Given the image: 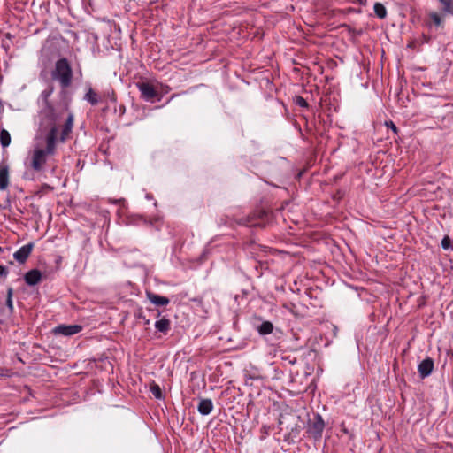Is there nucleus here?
Wrapping results in <instances>:
<instances>
[{
  "mask_svg": "<svg viewBox=\"0 0 453 453\" xmlns=\"http://www.w3.org/2000/svg\"><path fill=\"white\" fill-rule=\"evenodd\" d=\"M385 125L390 128L395 134H397L398 132V128L396 127V126L394 124L393 121L389 120V121H386Z\"/></svg>",
  "mask_w": 453,
  "mask_h": 453,
  "instance_id": "obj_23",
  "label": "nucleus"
},
{
  "mask_svg": "<svg viewBox=\"0 0 453 453\" xmlns=\"http://www.w3.org/2000/svg\"><path fill=\"white\" fill-rule=\"evenodd\" d=\"M295 103H296V105H298L300 107H303V108H307L308 107V103L302 96H296Z\"/></svg>",
  "mask_w": 453,
  "mask_h": 453,
  "instance_id": "obj_21",
  "label": "nucleus"
},
{
  "mask_svg": "<svg viewBox=\"0 0 453 453\" xmlns=\"http://www.w3.org/2000/svg\"><path fill=\"white\" fill-rule=\"evenodd\" d=\"M8 274V270L5 266L0 265V276H6Z\"/></svg>",
  "mask_w": 453,
  "mask_h": 453,
  "instance_id": "obj_25",
  "label": "nucleus"
},
{
  "mask_svg": "<svg viewBox=\"0 0 453 453\" xmlns=\"http://www.w3.org/2000/svg\"><path fill=\"white\" fill-rule=\"evenodd\" d=\"M7 297L12 298V288H10L7 291Z\"/></svg>",
  "mask_w": 453,
  "mask_h": 453,
  "instance_id": "obj_27",
  "label": "nucleus"
},
{
  "mask_svg": "<svg viewBox=\"0 0 453 453\" xmlns=\"http://www.w3.org/2000/svg\"><path fill=\"white\" fill-rule=\"evenodd\" d=\"M443 5V11L448 13H453L452 0H438Z\"/></svg>",
  "mask_w": 453,
  "mask_h": 453,
  "instance_id": "obj_18",
  "label": "nucleus"
},
{
  "mask_svg": "<svg viewBox=\"0 0 453 453\" xmlns=\"http://www.w3.org/2000/svg\"><path fill=\"white\" fill-rule=\"evenodd\" d=\"M53 93V88L50 87L43 90L40 95V99L42 102V108L40 111L41 126L50 127H57L60 129L59 141L65 142L69 137L73 127V115L67 112L66 110H55L50 104L49 98Z\"/></svg>",
  "mask_w": 453,
  "mask_h": 453,
  "instance_id": "obj_1",
  "label": "nucleus"
},
{
  "mask_svg": "<svg viewBox=\"0 0 453 453\" xmlns=\"http://www.w3.org/2000/svg\"><path fill=\"white\" fill-rule=\"evenodd\" d=\"M2 250H3V249H2V247L0 246V252L2 251Z\"/></svg>",
  "mask_w": 453,
  "mask_h": 453,
  "instance_id": "obj_31",
  "label": "nucleus"
},
{
  "mask_svg": "<svg viewBox=\"0 0 453 453\" xmlns=\"http://www.w3.org/2000/svg\"><path fill=\"white\" fill-rule=\"evenodd\" d=\"M0 142L4 148L8 147L11 143V135L5 129H2L0 132Z\"/></svg>",
  "mask_w": 453,
  "mask_h": 453,
  "instance_id": "obj_17",
  "label": "nucleus"
},
{
  "mask_svg": "<svg viewBox=\"0 0 453 453\" xmlns=\"http://www.w3.org/2000/svg\"><path fill=\"white\" fill-rule=\"evenodd\" d=\"M174 96H175V95H173V96H171V98L168 100V102H170L173 98H174Z\"/></svg>",
  "mask_w": 453,
  "mask_h": 453,
  "instance_id": "obj_28",
  "label": "nucleus"
},
{
  "mask_svg": "<svg viewBox=\"0 0 453 453\" xmlns=\"http://www.w3.org/2000/svg\"><path fill=\"white\" fill-rule=\"evenodd\" d=\"M169 89H170L169 87H166V88H165V91L167 92V91H169Z\"/></svg>",
  "mask_w": 453,
  "mask_h": 453,
  "instance_id": "obj_30",
  "label": "nucleus"
},
{
  "mask_svg": "<svg viewBox=\"0 0 453 453\" xmlns=\"http://www.w3.org/2000/svg\"><path fill=\"white\" fill-rule=\"evenodd\" d=\"M213 409V403L211 399H201L197 410L201 415H209Z\"/></svg>",
  "mask_w": 453,
  "mask_h": 453,
  "instance_id": "obj_10",
  "label": "nucleus"
},
{
  "mask_svg": "<svg viewBox=\"0 0 453 453\" xmlns=\"http://www.w3.org/2000/svg\"><path fill=\"white\" fill-rule=\"evenodd\" d=\"M169 89H170L169 87H166V88H165V91L167 92V91H169Z\"/></svg>",
  "mask_w": 453,
  "mask_h": 453,
  "instance_id": "obj_29",
  "label": "nucleus"
},
{
  "mask_svg": "<svg viewBox=\"0 0 453 453\" xmlns=\"http://www.w3.org/2000/svg\"><path fill=\"white\" fill-rule=\"evenodd\" d=\"M6 305L8 306V308L12 311L13 310V304H12V298H8L7 297V300H6Z\"/></svg>",
  "mask_w": 453,
  "mask_h": 453,
  "instance_id": "obj_26",
  "label": "nucleus"
},
{
  "mask_svg": "<svg viewBox=\"0 0 453 453\" xmlns=\"http://www.w3.org/2000/svg\"><path fill=\"white\" fill-rule=\"evenodd\" d=\"M52 78L58 81L64 88L71 85L73 71L66 58H60L56 62Z\"/></svg>",
  "mask_w": 453,
  "mask_h": 453,
  "instance_id": "obj_3",
  "label": "nucleus"
},
{
  "mask_svg": "<svg viewBox=\"0 0 453 453\" xmlns=\"http://www.w3.org/2000/svg\"><path fill=\"white\" fill-rule=\"evenodd\" d=\"M245 377L247 380H257L262 379V376L259 375L257 372H254L252 373L250 372H247V373L245 374Z\"/></svg>",
  "mask_w": 453,
  "mask_h": 453,
  "instance_id": "obj_22",
  "label": "nucleus"
},
{
  "mask_svg": "<svg viewBox=\"0 0 453 453\" xmlns=\"http://www.w3.org/2000/svg\"><path fill=\"white\" fill-rule=\"evenodd\" d=\"M137 88L145 101L150 102L157 95L154 87L148 82H139L137 83Z\"/></svg>",
  "mask_w": 453,
  "mask_h": 453,
  "instance_id": "obj_5",
  "label": "nucleus"
},
{
  "mask_svg": "<svg viewBox=\"0 0 453 453\" xmlns=\"http://www.w3.org/2000/svg\"><path fill=\"white\" fill-rule=\"evenodd\" d=\"M450 246V240L448 236L444 237L441 241V247L444 250H448Z\"/></svg>",
  "mask_w": 453,
  "mask_h": 453,
  "instance_id": "obj_24",
  "label": "nucleus"
},
{
  "mask_svg": "<svg viewBox=\"0 0 453 453\" xmlns=\"http://www.w3.org/2000/svg\"><path fill=\"white\" fill-rule=\"evenodd\" d=\"M148 299L157 306H165L169 303V299L165 296H162L154 293H147Z\"/></svg>",
  "mask_w": 453,
  "mask_h": 453,
  "instance_id": "obj_11",
  "label": "nucleus"
},
{
  "mask_svg": "<svg viewBox=\"0 0 453 453\" xmlns=\"http://www.w3.org/2000/svg\"><path fill=\"white\" fill-rule=\"evenodd\" d=\"M58 134L60 135V129H57V127H50L45 135L46 148L35 147L34 149L31 166L35 171H42L46 164L47 157L55 154Z\"/></svg>",
  "mask_w": 453,
  "mask_h": 453,
  "instance_id": "obj_2",
  "label": "nucleus"
},
{
  "mask_svg": "<svg viewBox=\"0 0 453 453\" xmlns=\"http://www.w3.org/2000/svg\"><path fill=\"white\" fill-rule=\"evenodd\" d=\"M150 392L157 399H162L163 398V393L160 388V387L157 384H153L150 387Z\"/></svg>",
  "mask_w": 453,
  "mask_h": 453,
  "instance_id": "obj_19",
  "label": "nucleus"
},
{
  "mask_svg": "<svg viewBox=\"0 0 453 453\" xmlns=\"http://www.w3.org/2000/svg\"><path fill=\"white\" fill-rule=\"evenodd\" d=\"M430 19L434 22V25L440 26L441 24V18L436 12H432L429 14Z\"/></svg>",
  "mask_w": 453,
  "mask_h": 453,
  "instance_id": "obj_20",
  "label": "nucleus"
},
{
  "mask_svg": "<svg viewBox=\"0 0 453 453\" xmlns=\"http://www.w3.org/2000/svg\"><path fill=\"white\" fill-rule=\"evenodd\" d=\"M434 370V360L431 357H426L422 360L418 365V372L422 379L428 377Z\"/></svg>",
  "mask_w": 453,
  "mask_h": 453,
  "instance_id": "obj_7",
  "label": "nucleus"
},
{
  "mask_svg": "<svg viewBox=\"0 0 453 453\" xmlns=\"http://www.w3.org/2000/svg\"><path fill=\"white\" fill-rule=\"evenodd\" d=\"M155 328L161 333L167 334L171 328L170 319L164 317L155 322Z\"/></svg>",
  "mask_w": 453,
  "mask_h": 453,
  "instance_id": "obj_12",
  "label": "nucleus"
},
{
  "mask_svg": "<svg viewBox=\"0 0 453 453\" xmlns=\"http://www.w3.org/2000/svg\"><path fill=\"white\" fill-rule=\"evenodd\" d=\"M376 16L380 19H384L387 16V10L385 6L380 3H375L373 6Z\"/></svg>",
  "mask_w": 453,
  "mask_h": 453,
  "instance_id": "obj_16",
  "label": "nucleus"
},
{
  "mask_svg": "<svg viewBox=\"0 0 453 453\" xmlns=\"http://www.w3.org/2000/svg\"><path fill=\"white\" fill-rule=\"evenodd\" d=\"M84 99L92 105H96L99 103L100 97L98 94L92 88H88L85 94Z\"/></svg>",
  "mask_w": 453,
  "mask_h": 453,
  "instance_id": "obj_14",
  "label": "nucleus"
},
{
  "mask_svg": "<svg viewBox=\"0 0 453 453\" xmlns=\"http://www.w3.org/2000/svg\"><path fill=\"white\" fill-rule=\"evenodd\" d=\"M42 279V273L37 269H33L26 273L24 275L25 282L29 286H35L40 282Z\"/></svg>",
  "mask_w": 453,
  "mask_h": 453,
  "instance_id": "obj_9",
  "label": "nucleus"
},
{
  "mask_svg": "<svg viewBox=\"0 0 453 453\" xmlns=\"http://www.w3.org/2000/svg\"><path fill=\"white\" fill-rule=\"evenodd\" d=\"M325 427V423L321 416L317 415L314 421L309 426L308 432L315 438L320 437Z\"/></svg>",
  "mask_w": 453,
  "mask_h": 453,
  "instance_id": "obj_8",
  "label": "nucleus"
},
{
  "mask_svg": "<svg viewBox=\"0 0 453 453\" xmlns=\"http://www.w3.org/2000/svg\"><path fill=\"white\" fill-rule=\"evenodd\" d=\"M82 330L80 325H58L53 328L54 334H61L64 336H72Z\"/></svg>",
  "mask_w": 453,
  "mask_h": 453,
  "instance_id": "obj_4",
  "label": "nucleus"
},
{
  "mask_svg": "<svg viewBox=\"0 0 453 453\" xmlns=\"http://www.w3.org/2000/svg\"><path fill=\"white\" fill-rule=\"evenodd\" d=\"M273 326L269 321H265L258 326V332L260 334L263 335L271 334L273 332Z\"/></svg>",
  "mask_w": 453,
  "mask_h": 453,
  "instance_id": "obj_15",
  "label": "nucleus"
},
{
  "mask_svg": "<svg viewBox=\"0 0 453 453\" xmlns=\"http://www.w3.org/2000/svg\"><path fill=\"white\" fill-rule=\"evenodd\" d=\"M34 248V243L29 242L20 247L17 251L14 252L13 257L19 264H24L28 257L30 256Z\"/></svg>",
  "mask_w": 453,
  "mask_h": 453,
  "instance_id": "obj_6",
  "label": "nucleus"
},
{
  "mask_svg": "<svg viewBox=\"0 0 453 453\" xmlns=\"http://www.w3.org/2000/svg\"><path fill=\"white\" fill-rule=\"evenodd\" d=\"M9 185V173L8 167L3 166L0 168V189H5Z\"/></svg>",
  "mask_w": 453,
  "mask_h": 453,
  "instance_id": "obj_13",
  "label": "nucleus"
}]
</instances>
